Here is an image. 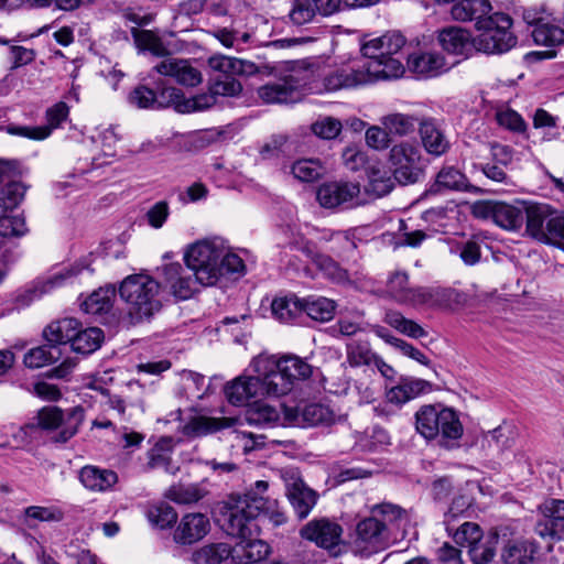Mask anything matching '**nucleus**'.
<instances>
[{"instance_id":"nucleus-60","label":"nucleus","mask_w":564,"mask_h":564,"mask_svg":"<svg viewBox=\"0 0 564 564\" xmlns=\"http://www.w3.org/2000/svg\"><path fill=\"white\" fill-rule=\"evenodd\" d=\"M496 120L499 126L517 133H524L528 129V124L522 116L511 108L498 109L496 111Z\"/></svg>"},{"instance_id":"nucleus-36","label":"nucleus","mask_w":564,"mask_h":564,"mask_svg":"<svg viewBox=\"0 0 564 564\" xmlns=\"http://www.w3.org/2000/svg\"><path fill=\"white\" fill-rule=\"evenodd\" d=\"M429 388L430 384L425 380H404L389 389L386 393V398L388 402L401 405L427 391Z\"/></svg>"},{"instance_id":"nucleus-55","label":"nucleus","mask_w":564,"mask_h":564,"mask_svg":"<svg viewBox=\"0 0 564 564\" xmlns=\"http://www.w3.org/2000/svg\"><path fill=\"white\" fill-rule=\"evenodd\" d=\"M147 517L152 525L160 529L171 527L177 519L175 510L166 502L150 506L147 511Z\"/></svg>"},{"instance_id":"nucleus-20","label":"nucleus","mask_w":564,"mask_h":564,"mask_svg":"<svg viewBox=\"0 0 564 564\" xmlns=\"http://www.w3.org/2000/svg\"><path fill=\"white\" fill-rule=\"evenodd\" d=\"M209 531V519L200 512H191L181 518L174 530L173 540L180 545H192L203 540Z\"/></svg>"},{"instance_id":"nucleus-17","label":"nucleus","mask_w":564,"mask_h":564,"mask_svg":"<svg viewBox=\"0 0 564 564\" xmlns=\"http://www.w3.org/2000/svg\"><path fill=\"white\" fill-rule=\"evenodd\" d=\"M284 423L301 427L330 425L336 417L326 405L312 403L302 408H283Z\"/></svg>"},{"instance_id":"nucleus-11","label":"nucleus","mask_w":564,"mask_h":564,"mask_svg":"<svg viewBox=\"0 0 564 564\" xmlns=\"http://www.w3.org/2000/svg\"><path fill=\"white\" fill-rule=\"evenodd\" d=\"M528 200H516L514 204L503 202H480L473 207L477 217L489 218L499 227L516 231L522 227Z\"/></svg>"},{"instance_id":"nucleus-41","label":"nucleus","mask_w":564,"mask_h":564,"mask_svg":"<svg viewBox=\"0 0 564 564\" xmlns=\"http://www.w3.org/2000/svg\"><path fill=\"white\" fill-rule=\"evenodd\" d=\"M64 516V511L54 505L29 506L23 510L22 521L26 527L35 528L40 522H59Z\"/></svg>"},{"instance_id":"nucleus-51","label":"nucleus","mask_w":564,"mask_h":564,"mask_svg":"<svg viewBox=\"0 0 564 564\" xmlns=\"http://www.w3.org/2000/svg\"><path fill=\"white\" fill-rule=\"evenodd\" d=\"M115 297V289L111 286L100 288L93 292L82 304L83 310L88 314L107 313Z\"/></svg>"},{"instance_id":"nucleus-57","label":"nucleus","mask_w":564,"mask_h":564,"mask_svg":"<svg viewBox=\"0 0 564 564\" xmlns=\"http://www.w3.org/2000/svg\"><path fill=\"white\" fill-rule=\"evenodd\" d=\"M394 177L387 171H380L379 167L371 166L369 170V187L368 191L373 193L376 196L381 197L389 194L393 186Z\"/></svg>"},{"instance_id":"nucleus-42","label":"nucleus","mask_w":564,"mask_h":564,"mask_svg":"<svg viewBox=\"0 0 564 564\" xmlns=\"http://www.w3.org/2000/svg\"><path fill=\"white\" fill-rule=\"evenodd\" d=\"M383 322L397 332L411 338L417 339L427 336L426 330L419 323L406 318L401 312L395 310H387L384 312Z\"/></svg>"},{"instance_id":"nucleus-48","label":"nucleus","mask_w":564,"mask_h":564,"mask_svg":"<svg viewBox=\"0 0 564 564\" xmlns=\"http://www.w3.org/2000/svg\"><path fill=\"white\" fill-rule=\"evenodd\" d=\"M499 535L496 532L482 536L468 546V553L474 564H488L496 554Z\"/></svg>"},{"instance_id":"nucleus-62","label":"nucleus","mask_w":564,"mask_h":564,"mask_svg":"<svg viewBox=\"0 0 564 564\" xmlns=\"http://www.w3.org/2000/svg\"><path fill=\"white\" fill-rule=\"evenodd\" d=\"M545 236L546 239L542 240V242L561 245L564 249V215L558 210L553 209L552 216L546 224Z\"/></svg>"},{"instance_id":"nucleus-21","label":"nucleus","mask_w":564,"mask_h":564,"mask_svg":"<svg viewBox=\"0 0 564 564\" xmlns=\"http://www.w3.org/2000/svg\"><path fill=\"white\" fill-rule=\"evenodd\" d=\"M286 495L291 506L300 519H305L317 502V494L308 488L302 479L291 473L285 479Z\"/></svg>"},{"instance_id":"nucleus-7","label":"nucleus","mask_w":564,"mask_h":564,"mask_svg":"<svg viewBox=\"0 0 564 564\" xmlns=\"http://www.w3.org/2000/svg\"><path fill=\"white\" fill-rule=\"evenodd\" d=\"M415 419L416 431L424 438L433 440L441 435L442 445L446 447L463 435V425L452 409L424 405L416 412Z\"/></svg>"},{"instance_id":"nucleus-50","label":"nucleus","mask_w":564,"mask_h":564,"mask_svg":"<svg viewBox=\"0 0 564 564\" xmlns=\"http://www.w3.org/2000/svg\"><path fill=\"white\" fill-rule=\"evenodd\" d=\"M173 446L172 438L164 437L161 438L150 454L149 465L151 468H161L166 473L174 475L178 467L172 463V458L170 456V449Z\"/></svg>"},{"instance_id":"nucleus-2","label":"nucleus","mask_w":564,"mask_h":564,"mask_svg":"<svg viewBox=\"0 0 564 564\" xmlns=\"http://www.w3.org/2000/svg\"><path fill=\"white\" fill-rule=\"evenodd\" d=\"M160 284L150 275L132 274L120 284L119 295L126 304L129 325H137L150 319L161 310Z\"/></svg>"},{"instance_id":"nucleus-58","label":"nucleus","mask_w":564,"mask_h":564,"mask_svg":"<svg viewBox=\"0 0 564 564\" xmlns=\"http://www.w3.org/2000/svg\"><path fill=\"white\" fill-rule=\"evenodd\" d=\"M166 496L176 503L191 505L199 501L205 496V491L196 485L173 486Z\"/></svg>"},{"instance_id":"nucleus-25","label":"nucleus","mask_w":564,"mask_h":564,"mask_svg":"<svg viewBox=\"0 0 564 564\" xmlns=\"http://www.w3.org/2000/svg\"><path fill=\"white\" fill-rule=\"evenodd\" d=\"M438 42L448 53L467 56L475 48V39L459 26H448L438 32Z\"/></svg>"},{"instance_id":"nucleus-14","label":"nucleus","mask_w":564,"mask_h":564,"mask_svg":"<svg viewBox=\"0 0 564 564\" xmlns=\"http://www.w3.org/2000/svg\"><path fill=\"white\" fill-rule=\"evenodd\" d=\"M68 116L69 107L67 104L58 101L46 109L45 126H12L8 128V132L30 140L42 141L47 139L53 130L59 128L68 119Z\"/></svg>"},{"instance_id":"nucleus-37","label":"nucleus","mask_w":564,"mask_h":564,"mask_svg":"<svg viewBox=\"0 0 564 564\" xmlns=\"http://www.w3.org/2000/svg\"><path fill=\"white\" fill-rule=\"evenodd\" d=\"M420 137L425 151L429 154L441 156L449 149V141L432 122H423L420 127Z\"/></svg>"},{"instance_id":"nucleus-9","label":"nucleus","mask_w":564,"mask_h":564,"mask_svg":"<svg viewBox=\"0 0 564 564\" xmlns=\"http://www.w3.org/2000/svg\"><path fill=\"white\" fill-rule=\"evenodd\" d=\"M394 180L402 184H414L423 176V158L417 143L401 141L392 144L388 154Z\"/></svg>"},{"instance_id":"nucleus-23","label":"nucleus","mask_w":564,"mask_h":564,"mask_svg":"<svg viewBox=\"0 0 564 564\" xmlns=\"http://www.w3.org/2000/svg\"><path fill=\"white\" fill-rule=\"evenodd\" d=\"M170 97L172 107L177 112L186 113L192 111H203L216 104V94L209 88L208 93L199 94L193 98H185L182 91L175 87H167L162 89V97Z\"/></svg>"},{"instance_id":"nucleus-38","label":"nucleus","mask_w":564,"mask_h":564,"mask_svg":"<svg viewBox=\"0 0 564 564\" xmlns=\"http://www.w3.org/2000/svg\"><path fill=\"white\" fill-rule=\"evenodd\" d=\"M415 288L409 285V275L402 271L391 273L387 280L386 294L401 305H410Z\"/></svg>"},{"instance_id":"nucleus-61","label":"nucleus","mask_w":564,"mask_h":564,"mask_svg":"<svg viewBox=\"0 0 564 564\" xmlns=\"http://www.w3.org/2000/svg\"><path fill=\"white\" fill-rule=\"evenodd\" d=\"M365 141L366 144L376 150V151H383L392 147V139L389 135L388 131L383 126L380 124H373L369 126L365 133Z\"/></svg>"},{"instance_id":"nucleus-46","label":"nucleus","mask_w":564,"mask_h":564,"mask_svg":"<svg viewBox=\"0 0 564 564\" xmlns=\"http://www.w3.org/2000/svg\"><path fill=\"white\" fill-rule=\"evenodd\" d=\"M104 340V333L98 327H88L86 329L77 328L76 335L72 341L74 351L88 355L97 350Z\"/></svg>"},{"instance_id":"nucleus-10","label":"nucleus","mask_w":564,"mask_h":564,"mask_svg":"<svg viewBox=\"0 0 564 564\" xmlns=\"http://www.w3.org/2000/svg\"><path fill=\"white\" fill-rule=\"evenodd\" d=\"M84 419L82 409H72L64 413L57 406H44L37 412V425L46 431H58L55 442L66 443L78 431Z\"/></svg>"},{"instance_id":"nucleus-39","label":"nucleus","mask_w":564,"mask_h":564,"mask_svg":"<svg viewBox=\"0 0 564 564\" xmlns=\"http://www.w3.org/2000/svg\"><path fill=\"white\" fill-rule=\"evenodd\" d=\"M235 420L230 417H212L198 415L193 417L185 426L184 432L191 436H203L229 427Z\"/></svg>"},{"instance_id":"nucleus-49","label":"nucleus","mask_w":564,"mask_h":564,"mask_svg":"<svg viewBox=\"0 0 564 564\" xmlns=\"http://www.w3.org/2000/svg\"><path fill=\"white\" fill-rule=\"evenodd\" d=\"M129 102L140 109L172 107V102H170L169 96L163 98L162 91L159 96H156L152 89L145 86L135 87L129 96Z\"/></svg>"},{"instance_id":"nucleus-8","label":"nucleus","mask_w":564,"mask_h":564,"mask_svg":"<svg viewBox=\"0 0 564 564\" xmlns=\"http://www.w3.org/2000/svg\"><path fill=\"white\" fill-rule=\"evenodd\" d=\"M512 19L496 12L476 23L480 34L475 37V50L486 54H503L512 50L518 39L511 31Z\"/></svg>"},{"instance_id":"nucleus-3","label":"nucleus","mask_w":564,"mask_h":564,"mask_svg":"<svg viewBox=\"0 0 564 564\" xmlns=\"http://www.w3.org/2000/svg\"><path fill=\"white\" fill-rule=\"evenodd\" d=\"M268 487L267 481L259 480L247 494L232 499L224 513V528L228 535L239 539L253 536L258 528L256 519L267 503L263 494Z\"/></svg>"},{"instance_id":"nucleus-22","label":"nucleus","mask_w":564,"mask_h":564,"mask_svg":"<svg viewBox=\"0 0 564 564\" xmlns=\"http://www.w3.org/2000/svg\"><path fill=\"white\" fill-rule=\"evenodd\" d=\"M408 69L416 76L430 78L436 77L448 69L445 57L434 51H420L409 55Z\"/></svg>"},{"instance_id":"nucleus-53","label":"nucleus","mask_w":564,"mask_h":564,"mask_svg":"<svg viewBox=\"0 0 564 564\" xmlns=\"http://www.w3.org/2000/svg\"><path fill=\"white\" fill-rule=\"evenodd\" d=\"M61 357V350L58 347L50 345L39 346L30 349L24 355V365L28 368L36 369L50 365Z\"/></svg>"},{"instance_id":"nucleus-4","label":"nucleus","mask_w":564,"mask_h":564,"mask_svg":"<svg viewBox=\"0 0 564 564\" xmlns=\"http://www.w3.org/2000/svg\"><path fill=\"white\" fill-rule=\"evenodd\" d=\"M225 240L210 237L188 245L184 251V262L192 271L195 281L202 286H213L220 280L221 256Z\"/></svg>"},{"instance_id":"nucleus-18","label":"nucleus","mask_w":564,"mask_h":564,"mask_svg":"<svg viewBox=\"0 0 564 564\" xmlns=\"http://www.w3.org/2000/svg\"><path fill=\"white\" fill-rule=\"evenodd\" d=\"M405 44L404 36L399 32H388L382 36L371 39L361 46V53L367 59H376L382 63L394 61L403 66L402 62L395 57Z\"/></svg>"},{"instance_id":"nucleus-35","label":"nucleus","mask_w":564,"mask_h":564,"mask_svg":"<svg viewBox=\"0 0 564 564\" xmlns=\"http://www.w3.org/2000/svg\"><path fill=\"white\" fill-rule=\"evenodd\" d=\"M80 323L75 318H63L51 323L44 329L45 339L52 345H65L73 341Z\"/></svg>"},{"instance_id":"nucleus-13","label":"nucleus","mask_w":564,"mask_h":564,"mask_svg":"<svg viewBox=\"0 0 564 564\" xmlns=\"http://www.w3.org/2000/svg\"><path fill=\"white\" fill-rule=\"evenodd\" d=\"M86 262H78L68 268H63L43 280H39L32 288H29L17 295V303L20 305H29L42 295L52 292L56 288L72 283L74 279L84 270H88Z\"/></svg>"},{"instance_id":"nucleus-54","label":"nucleus","mask_w":564,"mask_h":564,"mask_svg":"<svg viewBox=\"0 0 564 564\" xmlns=\"http://www.w3.org/2000/svg\"><path fill=\"white\" fill-rule=\"evenodd\" d=\"M467 178L459 170L447 166L438 172L432 189L433 192H440L442 189L463 191L467 188Z\"/></svg>"},{"instance_id":"nucleus-59","label":"nucleus","mask_w":564,"mask_h":564,"mask_svg":"<svg viewBox=\"0 0 564 564\" xmlns=\"http://www.w3.org/2000/svg\"><path fill=\"white\" fill-rule=\"evenodd\" d=\"M376 358L367 344L354 343L347 347V362L351 367L372 366Z\"/></svg>"},{"instance_id":"nucleus-56","label":"nucleus","mask_w":564,"mask_h":564,"mask_svg":"<svg viewBox=\"0 0 564 564\" xmlns=\"http://www.w3.org/2000/svg\"><path fill=\"white\" fill-rule=\"evenodd\" d=\"M29 232L25 217L22 214L9 212L0 219V236L4 238H20Z\"/></svg>"},{"instance_id":"nucleus-64","label":"nucleus","mask_w":564,"mask_h":564,"mask_svg":"<svg viewBox=\"0 0 564 564\" xmlns=\"http://www.w3.org/2000/svg\"><path fill=\"white\" fill-rule=\"evenodd\" d=\"M314 0H294L289 17L294 24L308 23L315 17Z\"/></svg>"},{"instance_id":"nucleus-33","label":"nucleus","mask_w":564,"mask_h":564,"mask_svg":"<svg viewBox=\"0 0 564 564\" xmlns=\"http://www.w3.org/2000/svg\"><path fill=\"white\" fill-rule=\"evenodd\" d=\"M536 546L527 540L509 541L501 552L505 564H534Z\"/></svg>"},{"instance_id":"nucleus-43","label":"nucleus","mask_w":564,"mask_h":564,"mask_svg":"<svg viewBox=\"0 0 564 564\" xmlns=\"http://www.w3.org/2000/svg\"><path fill=\"white\" fill-rule=\"evenodd\" d=\"M380 123L386 128L391 139L393 137H406L415 130V118L413 116L391 112L380 118Z\"/></svg>"},{"instance_id":"nucleus-5","label":"nucleus","mask_w":564,"mask_h":564,"mask_svg":"<svg viewBox=\"0 0 564 564\" xmlns=\"http://www.w3.org/2000/svg\"><path fill=\"white\" fill-rule=\"evenodd\" d=\"M259 361L258 355L249 364V373H242L225 384L224 393L230 404L246 406L264 398H278L269 376L258 369Z\"/></svg>"},{"instance_id":"nucleus-27","label":"nucleus","mask_w":564,"mask_h":564,"mask_svg":"<svg viewBox=\"0 0 564 564\" xmlns=\"http://www.w3.org/2000/svg\"><path fill=\"white\" fill-rule=\"evenodd\" d=\"M553 208L544 203L527 202L525 230L529 236L542 242L546 239L545 229Z\"/></svg>"},{"instance_id":"nucleus-1","label":"nucleus","mask_w":564,"mask_h":564,"mask_svg":"<svg viewBox=\"0 0 564 564\" xmlns=\"http://www.w3.org/2000/svg\"><path fill=\"white\" fill-rule=\"evenodd\" d=\"M404 72V66L394 61H388L382 66L376 59H352L329 70L323 77V87L326 91L357 89L379 80L399 78Z\"/></svg>"},{"instance_id":"nucleus-34","label":"nucleus","mask_w":564,"mask_h":564,"mask_svg":"<svg viewBox=\"0 0 564 564\" xmlns=\"http://www.w3.org/2000/svg\"><path fill=\"white\" fill-rule=\"evenodd\" d=\"M246 421L250 425L272 427L282 423L281 412L273 405L258 401L252 402L246 411Z\"/></svg>"},{"instance_id":"nucleus-29","label":"nucleus","mask_w":564,"mask_h":564,"mask_svg":"<svg viewBox=\"0 0 564 564\" xmlns=\"http://www.w3.org/2000/svg\"><path fill=\"white\" fill-rule=\"evenodd\" d=\"M492 7L489 0H458L451 8V17L455 21H484L490 15Z\"/></svg>"},{"instance_id":"nucleus-6","label":"nucleus","mask_w":564,"mask_h":564,"mask_svg":"<svg viewBox=\"0 0 564 564\" xmlns=\"http://www.w3.org/2000/svg\"><path fill=\"white\" fill-rule=\"evenodd\" d=\"M259 357L258 369L269 376L278 398L291 392L296 380L306 379L312 373V367L297 356L278 358L260 354Z\"/></svg>"},{"instance_id":"nucleus-19","label":"nucleus","mask_w":564,"mask_h":564,"mask_svg":"<svg viewBox=\"0 0 564 564\" xmlns=\"http://www.w3.org/2000/svg\"><path fill=\"white\" fill-rule=\"evenodd\" d=\"M152 70L171 77L177 84L186 87H195L203 82L200 70L189 59L167 57L159 62Z\"/></svg>"},{"instance_id":"nucleus-26","label":"nucleus","mask_w":564,"mask_h":564,"mask_svg":"<svg viewBox=\"0 0 564 564\" xmlns=\"http://www.w3.org/2000/svg\"><path fill=\"white\" fill-rule=\"evenodd\" d=\"M517 437V426L505 421L496 429L484 433L481 446L489 452L502 454L514 445Z\"/></svg>"},{"instance_id":"nucleus-30","label":"nucleus","mask_w":564,"mask_h":564,"mask_svg":"<svg viewBox=\"0 0 564 564\" xmlns=\"http://www.w3.org/2000/svg\"><path fill=\"white\" fill-rule=\"evenodd\" d=\"M297 84L292 77L270 83L258 89V96L264 104H284L295 99Z\"/></svg>"},{"instance_id":"nucleus-45","label":"nucleus","mask_w":564,"mask_h":564,"mask_svg":"<svg viewBox=\"0 0 564 564\" xmlns=\"http://www.w3.org/2000/svg\"><path fill=\"white\" fill-rule=\"evenodd\" d=\"M230 546L226 543H210L200 546L192 553L193 564H221L229 560Z\"/></svg>"},{"instance_id":"nucleus-40","label":"nucleus","mask_w":564,"mask_h":564,"mask_svg":"<svg viewBox=\"0 0 564 564\" xmlns=\"http://www.w3.org/2000/svg\"><path fill=\"white\" fill-rule=\"evenodd\" d=\"M271 313L281 323H292L303 314L302 300L295 295L278 296L271 303Z\"/></svg>"},{"instance_id":"nucleus-44","label":"nucleus","mask_w":564,"mask_h":564,"mask_svg":"<svg viewBox=\"0 0 564 564\" xmlns=\"http://www.w3.org/2000/svg\"><path fill=\"white\" fill-rule=\"evenodd\" d=\"M303 313L317 322L330 321L336 311V303L323 296H310L302 300Z\"/></svg>"},{"instance_id":"nucleus-32","label":"nucleus","mask_w":564,"mask_h":564,"mask_svg":"<svg viewBox=\"0 0 564 564\" xmlns=\"http://www.w3.org/2000/svg\"><path fill=\"white\" fill-rule=\"evenodd\" d=\"M79 480L88 490L106 491L118 481V476L110 469L88 465L80 469Z\"/></svg>"},{"instance_id":"nucleus-28","label":"nucleus","mask_w":564,"mask_h":564,"mask_svg":"<svg viewBox=\"0 0 564 564\" xmlns=\"http://www.w3.org/2000/svg\"><path fill=\"white\" fill-rule=\"evenodd\" d=\"M455 296L456 292L451 289L419 286L414 290L410 306L449 307Z\"/></svg>"},{"instance_id":"nucleus-52","label":"nucleus","mask_w":564,"mask_h":564,"mask_svg":"<svg viewBox=\"0 0 564 564\" xmlns=\"http://www.w3.org/2000/svg\"><path fill=\"white\" fill-rule=\"evenodd\" d=\"M291 172L301 182H314L325 174L326 169L318 159H300L292 164Z\"/></svg>"},{"instance_id":"nucleus-16","label":"nucleus","mask_w":564,"mask_h":564,"mask_svg":"<svg viewBox=\"0 0 564 564\" xmlns=\"http://www.w3.org/2000/svg\"><path fill=\"white\" fill-rule=\"evenodd\" d=\"M360 186L351 182H329L321 185L316 198L324 208H336L359 203Z\"/></svg>"},{"instance_id":"nucleus-24","label":"nucleus","mask_w":564,"mask_h":564,"mask_svg":"<svg viewBox=\"0 0 564 564\" xmlns=\"http://www.w3.org/2000/svg\"><path fill=\"white\" fill-rule=\"evenodd\" d=\"M163 278L171 293L178 300H187L195 293V279L185 274L180 263H170L163 268Z\"/></svg>"},{"instance_id":"nucleus-47","label":"nucleus","mask_w":564,"mask_h":564,"mask_svg":"<svg viewBox=\"0 0 564 564\" xmlns=\"http://www.w3.org/2000/svg\"><path fill=\"white\" fill-rule=\"evenodd\" d=\"M531 34L538 45L557 46L564 43V29L547 19L539 21Z\"/></svg>"},{"instance_id":"nucleus-63","label":"nucleus","mask_w":564,"mask_h":564,"mask_svg":"<svg viewBox=\"0 0 564 564\" xmlns=\"http://www.w3.org/2000/svg\"><path fill=\"white\" fill-rule=\"evenodd\" d=\"M341 122L333 117H322L312 126V132L324 140L335 139L341 131Z\"/></svg>"},{"instance_id":"nucleus-12","label":"nucleus","mask_w":564,"mask_h":564,"mask_svg":"<svg viewBox=\"0 0 564 564\" xmlns=\"http://www.w3.org/2000/svg\"><path fill=\"white\" fill-rule=\"evenodd\" d=\"M341 525L328 518L313 519L303 525L300 535L304 540L313 542L318 547L325 549L332 555L338 556L343 544Z\"/></svg>"},{"instance_id":"nucleus-15","label":"nucleus","mask_w":564,"mask_h":564,"mask_svg":"<svg viewBox=\"0 0 564 564\" xmlns=\"http://www.w3.org/2000/svg\"><path fill=\"white\" fill-rule=\"evenodd\" d=\"M357 536L354 541L356 550L365 555H369L387 545V527L375 517H369L357 524Z\"/></svg>"},{"instance_id":"nucleus-31","label":"nucleus","mask_w":564,"mask_h":564,"mask_svg":"<svg viewBox=\"0 0 564 564\" xmlns=\"http://www.w3.org/2000/svg\"><path fill=\"white\" fill-rule=\"evenodd\" d=\"M209 67L219 73L218 76L252 75L257 66L252 62L226 55H213L208 58Z\"/></svg>"}]
</instances>
